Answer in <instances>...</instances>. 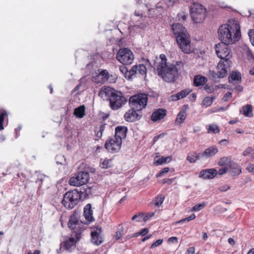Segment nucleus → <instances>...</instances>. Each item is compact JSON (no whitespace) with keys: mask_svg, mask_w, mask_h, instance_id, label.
<instances>
[{"mask_svg":"<svg viewBox=\"0 0 254 254\" xmlns=\"http://www.w3.org/2000/svg\"><path fill=\"white\" fill-rule=\"evenodd\" d=\"M236 32L234 35L233 27L229 24H225L219 26L218 29V36L219 39L221 41V44H233L239 40L241 36L240 26L235 25Z\"/></svg>","mask_w":254,"mask_h":254,"instance_id":"nucleus-1","label":"nucleus"},{"mask_svg":"<svg viewBox=\"0 0 254 254\" xmlns=\"http://www.w3.org/2000/svg\"><path fill=\"white\" fill-rule=\"evenodd\" d=\"M104 94L109 101V105L113 110H118L124 106L127 99L121 91H117L110 87H105L100 92V94Z\"/></svg>","mask_w":254,"mask_h":254,"instance_id":"nucleus-2","label":"nucleus"},{"mask_svg":"<svg viewBox=\"0 0 254 254\" xmlns=\"http://www.w3.org/2000/svg\"><path fill=\"white\" fill-rule=\"evenodd\" d=\"M176 64H169L165 67H163L161 65L159 68H157L158 76L161 77L164 81L169 83L175 82L179 78V69L177 65L179 63L177 62Z\"/></svg>","mask_w":254,"mask_h":254,"instance_id":"nucleus-3","label":"nucleus"},{"mask_svg":"<svg viewBox=\"0 0 254 254\" xmlns=\"http://www.w3.org/2000/svg\"><path fill=\"white\" fill-rule=\"evenodd\" d=\"M81 199V195L77 189L68 191L64 195L62 204L66 209L73 208Z\"/></svg>","mask_w":254,"mask_h":254,"instance_id":"nucleus-4","label":"nucleus"},{"mask_svg":"<svg viewBox=\"0 0 254 254\" xmlns=\"http://www.w3.org/2000/svg\"><path fill=\"white\" fill-rule=\"evenodd\" d=\"M190 15L195 23H199L204 21L206 17V9L202 5L193 3L190 7Z\"/></svg>","mask_w":254,"mask_h":254,"instance_id":"nucleus-5","label":"nucleus"},{"mask_svg":"<svg viewBox=\"0 0 254 254\" xmlns=\"http://www.w3.org/2000/svg\"><path fill=\"white\" fill-rule=\"evenodd\" d=\"M147 94L144 93H139L129 98V104L131 107H134L138 112H140L147 106Z\"/></svg>","mask_w":254,"mask_h":254,"instance_id":"nucleus-6","label":"nucleus"},{"mask_svg":"<svg viewBox=\"0 0 254 254\" xmlns=\"http://www.w3.org/2000/svg\"><path fill=\"white\" fill-rule=\"evenodd\" d=\"M77 212L75 210L70 216L68 222V227L72 231V236L79 240L83 229L79 226V219Z\"/></svg>","mask_w":254,"mask_h":254,"instance_id":"nucleus-7","label":"nucleus"},{"mask_svg":"<svg viewBox=\"0 0 254 254\" xmlns=\"http://www.w3.org/2000/svg\"><path fill=\"white\" fill-rule=\"evenodd\" d=\"M116 59L123 64L130 65L134 60L132 52L127 48H121L116 55Z\"/></svg>","mask_w":254,"mask_h":254,"instance_id":"nucleus-8","label":"nucleus"},{"mask_svg":"<svg viewBox=\"0 0 254 254\" xmlns=\"http://www.w3.org/2000/svg\"><path fill=\"white\" fill-rule=\"evenodd\" d=\"M176 39L179 47L183 53L190 54L192 52L190 46V40L188 32L177 36Z\"/></svg>","mask_w":254,"mask_h":254,"instance_id":"nucleus-9","label":"nucleus"},{"mask_svg":"<svg viewBox=\"0 0 254 254\" xmlns=\"http://www.w3.org/2000/svg\"><path fill=\"white\" fill-rule=\"evenodd\" d=\"M89 180V174L86 171H79L70 178L69 184L73 186H81L86 185Z\"/></svg>","mask_w":254,"mask_h":254,"instance_id":"nucleus-10","label":"nucleus"},{"mask_svg":"<svg viewBox=\"0 0 254 254\" xmlns=\"http://www.w3.org/2000/svg\"><path fill=\"white\" fill-rule=\"evenodd\" d=\"M229 44H220L215 45V50L218 58L223 60L222 62H227L232 57L231 50L228 48Z\"/></svg>","mask_w":254,"mask_h":254,"instance_id":"nucleus-11","label":"nucleus"},{"mask_svg":"<svg viewBox=\"0 0 254 254\" xmlns=\"http://www.w3.org/2000/svg\"><path fill=\"white\" fill-rule=\"evenodd\" d=\"M122 141L121 139L109 137L105 142V148L109 152L115 153L119 152L121 148Z\"/></svg>","mask_w":254,"mask_h":254,"instance_id":"nucleus-12","label":"nucleus"},{"mask_svg":"<svg viewBox=\"0 0 254 254\" xmlns=\"http://www.w3.org/2000/svg\"><path fill=\"white\" fill-rule=\"evenodd\" d=\"M91 241L99 246L104 242V238L102 234V228L101 226H97L91 228Z\"/></svg>","mask_w":254,"mask_h":254,"instance_id":"nucleus-13","label":"nucleus"},{"mask_svg":"<svg viewBox=\"0 0 254 254\" xmlns=\"http://www.w3.org/2000/svg\"><path fill=\"white\" fill-rule=\"evenodd\" d=\"M142 117L141 112H138V110L134 107L129 109L124 115L125 120L128 122H133L140 120Z\"/></svg>","mask_w":254,"mask_h":254,"instance_id":"nucleus-14","label":"nucleus"},{"mask_svg":"<svg viewBox=\"0 0 254 254\" xmlns=\"http://www.w3.org/2000/svg\"><path fill=\"white\" fill-rule=\"evenodd\" d=\"M98 71L99 73L93 77L96 83L103 84L109 80L110 77H112L106 69H99Z\"/></svg>","mask_w":254,"mask_h":254,"instance_id":"nucleus-15","label":"nucleus"},{"mask_svg":"<svg viewBox=\"0 0 254 254\" xmlns=\"http://www.w3.org/2000/svg\"><path fill=\"white\" fill-rule=\"evenodd\" d=\"M78 241L76 238L75 239L73 237H70L64 239L63 242H61V246L63 247L65 251L71 253Z\"/></svg>","mask_w":254,"mask_h":254,"instance_id":"nucleus-16","label":"nucleus"},{"mask_svg":"<svg viewBox=\"0 0 254 254\" xmlns=\"http://www.w3.org/2000/svg\"><path fill=\"white\" fill-rule=\"evenodd\" d=\"M217 174V171L215 169H206L200 172L199 177L204 180H209L214 178Z\"/></svg>","mask_w":254,"mask_h":254,"instance_id":"nucleus-17","label":"nucleus"},{"mask_svg":"<svg viewBox=\"0 0 254 254\" xmlns=\"http://www.w3.org/2000/svg\"><path fill=\"white\" fill-rule=\"evenodd\" d=\"M128 128L126 126H117L115 128L114 137L122 141L127 136Z\"/></svg>","mask_w":254,"mask_h":254,"instance_id":"nucleus-18","label":"nucleus"},{"mask_svg":"<svg viewBox=\"0 0 254 254\" xmlns=\"http://www.w3.org/2000/svg\"><path fill=\"white\" fill-rule=\"evenodd\" d=\"M167 114V110L165 109L159 108L154 111L151 116V120L154 122L163 119Z\"/></svg>","mask_w":254,"mask_h":254,"instance_id":"nucleus-19","label":"nucleus"},{"mask_svg":"<svg viewBox=\"0 0 254 254\" xmlns=\"http://www.w3.org/2000/svg\"><path fill=\"white\" fill-rule=\"evenodd\" d=\"M173 34L175 37L181 35L187 32V31L183 24L179 23H174L172 26Z\"/></svg>","mask_w":254,"mask_h":254,"instance_id":"nucleus-20","label":"nucleus"},{"mask_svg":"<svg viewBox=\"0 0 254 254\" xmlns=\"http://www.w3.org/2000/svg\"><path fill=\"white\" fill-rule=\"evenodd\" d=\"M93 190H95L93 187H89L87 185L81 188L79 191L80 194L81 195V200H83L87 198L90 195L93 194Z\"/></svg>","mask_w":254,"mask_h":254,"instance_id":"nucleus-21","label":"nucleus"},{"mask_svg":"<svg viewBox=\"0 0 254 254\" xmlns=\"http://www.w3.org/2000/svg\"><path fill=\"white\" fill-rule=\"evenodd\" d=\"M83 215L86 220L92 222L94 220L93 217V211L92 210L91 204L88 203L86 205L84 208Z\"/></svg>","mask_w":254,"mask_h":254,"instance_id":"nucleus-22","label":"nucleus"},{"mask_svg":"<svg viewBox=\"0 0 254 254\" xmlns=\"http://www.w3.org/2000/svg\"><path fill=\"white\" fill-rule=\"evenodd\" d=\"M188 105H184L183 106L182 110L179 113L177 116L176 122L180 124H181L184 123L187 117V113L186 110V109H188Z\"/></svg>","mask_w":254,"mask_h":254,"instance_id":"nucleus-23","label":"nucleus"},{"mask_svg":"<svg viewBox=\"0 0 254 254\" xmlns=\"http://www.w3.org/2000/svg\"><path fill=\"white\" fill-rule=\"evenodd\" d=\"M227 66L225 65L222 61H220L217 64V68L218 69L217 72L218 77L222 78L226 76L227 75Z\"/></svg>","mask_w":254,"mask_h":254,"instance_id":"nucleus-24","label":"nucleus"},{"mask_svg":"<svg viewBox=\"0 0 254 254\" xmlns=\"http://www.w3.org/2000/svg\"><path fill=\"white\" fill-rule=\"evenodd\" d=\"M241 74L239 71H233L230 73L228 76V81L230 83H233V81H241Z\"/></svg>","mask_w":254,"mask_h":254,"instance_id":"nucleus-25","label":"nucleus"},{"mask_svg":"<svg viewBox=\"0 0 254 254\" xmlns=\"http://www.w3.org/2000/svg\"><path fill=\"white\" fill-rule=\"evenodd\" d=\"M207 81L206 77L200 75H195L193 79V85L195 87H198L201 85H203Z\"/></svg>","mask_w":254,"mask_h":254,"instance_id":"nucleus-26","label":"nucleus"},{"mask_svg":"<svg viewBox=\"0 0 254 254\" xmlns=\"http://www.w3.org/2000/svg\"><path fill=\"white\" fill-rule=\"evenodd\" d=\"M165 198V195L163 194H159L153 198L152 201L150 202V205H154L156 207H159L162 204Z\"/></svg>","mask_w":254,"mask_h":254,"instance_id":"nucleus-27","label":"nucleus"},{"mask_svg":"<svg viewBox=\"0 0 254 254\" xmlns=\"http://www.w3.org/2000/svg\"><path fill=\"white\" fill-rule=\"evenodd\" d=\"M218 151L217 147L216 146H212L206 149L203 152L202 155H204L205 157H210L215 155Z\"/></svg>","mask_w":254,"mask_h":254,"instance_id":"nucleus-28","label":"nucleus"},{"mask_svg":"<svg viewBox=\"0 0 254 254\" xmlns=\"http://www.w3.org/2000/svg\"><path fill=\"white\" fill-rule=\"evenodd\" d=\"M85 107L84 105H81L74 109L73 115L77 118H82L85 115Z\"/></svg>","mask_w":254,"mask_h":254,"instance_id":"nucleus-29","label":"nucleus"},{"mask_svg":"<svg viewBox=\"0 0 254 254\" xmlns=\"http://www.w3.org/2000/svg\"><path fill=\"white\" fill-rule=\"evenodd\" d=\"M172 159V157L171 156L165 157V156H162L161 158H159L157 160H155L154 164L156 165H160L166 163H169L170 162Z\"/></svg>","mask_w":254,"mask_h":254,"instance_id":"nucleus-30","label":"nucleus"},{"mask_svg":"<svg viewBox=\"0 0 254 254\" xmlns=\"http://www.w3.org/2000/svg\"><path fill=\"white\" fill-rule=\"evenodd\" d=\"M137 73V65H133L130 69H128V73L127 75V80H131L132 76Z\"/></svg>","mask_w":254,"mask_h":254,"instance_id":"nucleus-31","label":"nucleus"},{"mask_svg":"<svg viewBox=\"0 0 254 254\" xmlns=\"http://www.w3.org/2000/svg\"><path fill=\"white\" fill-rule=\"evenodd\" d=\"M243 114L248 117H251L253 116L252 114V107L251 105H247L242 107Z\"/></svg>","mask_w":254,"mask_h":254,"instance_id":"nucleus-32","label":"nucleus"},{"mask_svg":"<svg viewBox=\"0 0 254 254\" xmlns=\"http://www.w3.org/2000/svg\"><path fill=\"white\" fill-rule=\"evenodd\" d=\"M241 172V168L238 165L232 167L229 172L230 175L232 177L238 176Z\"/></svg>","mask_w":254,"mask_h":254,"instance_id":"nucleus-33","label":"nucleus"},{"mask_svg":"<svg viewBox=\"0 0 254 254\" xmlns=\"http://www.w3.org/2000/svg\"><path fill=\"white\" fill-rule=\"evenodd\" d=\"M105 126H106V124H104L101 125L100 126L99 129H98L97 127H95L94 132L95 133V135L98 138H100L102 137L103 132L104 131L105 128Z\"/></svg>","mask_w":254,"mask_h":254,"instance_id":"nucleus-34","label":"nucleus"},{"mask_svg":"<svg viewBox=\"0 0 254 254\" xmlns=\"http://www.w3.org/2000/svg\"><path fill=\"white\" fill-rule=\"evenodd\" d=\"M215 99V97H206L202 100L201 105L203 106L208 107L210 106L213 103V100Z\"/></svg>","mask_w":254,"mask_h":254,"instance_id":"nucleus-35","label":"nucleus"},{"mask_svg":"<svg viewBox=\"0 0 254 254\" xmlns=\"http://www.w3.org/2000/svg\"><path fill=\"white\" fill-rule=\"evenodd\" d=\"M113 166L112 159H105L100 163V166L103 169H108Z\"/></svg>","mask_w":254,"mask_h":254,"instance_id":"nucleus-36","label":"nucleus"},{"mask_svg":"<svg viewBox=\"0 0 254 254\" xmlns=\"http://www.w3.org/2000/svg\"><path fill=\"white\" fill-rule=\"evenodd\" d=\"M147 68L143 64L137 65V73L142 76H146Z\"/></svg>","mask_w":254,"mask_h":254,"instance_id":"nucleus-37","label":"nucleus"},{"mask_svg":"<svg viewBox=\"0 0 254 254\" xmlns=\"http://www.w3.org/2000/svg\"><path fill=\"white\" fill-rule=\"evenodd\" d=\"M160 59L161 61L159 63L157 66V68H159L160 66L162 65L163 67H165L167 64H169V63H167V58L164 54H161L160 55Z\"/></svg>","mask_w":254,"mask_h":254,"instance_id":"nucleus-38","label":"nucleus"},{"mask_svg":"<svg viewBox=\"0 0 254 254\" xmlns=\"http://www.w3.org/2000/svg\"><path fill=\"white\" fill-rule=\"evenodd\" d=\"M243 155L245 156H251L252 157H254V149L252 147H248L246 148V149L243 152Z\"/></svg>","mask_w":254,"mask_h":254,"instance_id":"nucleus-39","label":"nucleus"},{"mask_svg":"<svg viewBox=\"0 0 254 254\" xmlns=\"http://www.w3.org/2000/svg\"><path fill=\"white\" fill-rule=\"evenodd\" d=\"M196 216L194 213L190 214L189 217L182 219L177 222L178 224H182L185 222H188L191 220L195 219Z\"/></svg>","mask_w":254,"mask_h":254,"instance_id":"nucleus-40","label":"nucleus"},{"mask_svg":"<svg viewBox=\"0 0 254 254\" xmlns=\"http://www.w3.org/2000/svg\"><path fill=\"white\" fill-rule=\"evenodd\" d=\"M231 161V159L227 157H223L220 158L218 164L220 166H224L228 164Z\"/></svg>","mask_w":254,"mask_h":254,"instance_id":"nucleus-41","label":"nucleus"},{"mask_svg":"<svg viewBox=\"0 0 254 254\" xmlns=\"http://www.w3.org/2000/svg\"><path fill=\"white\" fill-rule=\"evenodd\" d=\"M5 110H1L0 111V130L3 129V123L4 119V117L6 115Z\"/></svg>","mask_w":254,"mask_h":254,"instance_id":"nucleus-42","label":"nucleus"},{"mask_svg":"<svg viewBox=\"0 0 254 254\" xmlns=\"http://www.w3.org/2000/svg\"><path fill=\"white\" fill-rule=\"evenodd\" d=\"M195 156V152H190L187 155V160L190 163H194L196 161Z\"/></svg>","mask_w":254,"mask_h":254,"instance_id":"nucleus-43","label":"nucleus"},{"mask_svg":"<svg viewBox=\"0 0 254 254\" xmlns=\"http://www.w3.org/2000/svg\"><path fill=\"white\" fill-rule=\"evenodd\" d=\"M127 64H122L120 66L119 69L121 72L124 75V77L127 79V75L128 73V68L127 67Z\"/></svg>","mask_w":254,"mask_h":254,"instance_id":"nucleus-44","label":"nucleus"},{"mask_svg":"<svg viewBox=\"0 0 254 254\" xmlns=\"http://www.w3.org/2000/svg\"><path fill=\"white\" fill-rule=\"evenodd\" d=\"M120 228L118 229V230L117 231L116 235H115V239L117 240H119L121 237H122L123 232H124V228L122 225H119Z\"/></svg>","mask_w":254,"mask_h":254,"instance_id":"nucleus-45","label":"nucleus"},{"mask_svg":"<svg viewBox=\"0 0 254 254\" xmlns=\"http://www.w3.org/2000/svg\"><path fill=\"white\" fill-rule=\"evenodd\" d=\"M191 92V90H190L188 89H184L180 92H178L180 97L181 99H183L186 97L187 95H188Z\"/></svg>","mask_w":254,"mask_h":254,"instance_id":"nucleus-46","label":"nucleus"},{"mask_svg":"<svg viewBox=\"0 0 254 254\" xmlns=\"http://www.w3.org/2000/svg\"><path fill=\"white\" fill-rule=\"evenodd\" d=\"M144 215L142 213L136 214L131 218L132 220H135L136 222H141L143 220Z\"/></svg>","mask_w":254,"mask_h":254,"instance_id":"nucleus-47","label":"nucleus"},{"mask_svg":"<svg viewBox=\"0 0 254 254\" xmlns=\"http://www.w3.org/2000/svg\"><path fill=\"white\" fill-rule=\"evenodd\" d=\"M206 205V203L205 202H203L202 203L200 204H197L195 205L192 207V211H199L200 209H201L202 208L204 207Z\"/></svg>","mask_w":254,"mask_h":254,"instance_id":"nucleus-48","label":"nucleus"},{"mask_svg":"<svg viewBox=\"0 0 254 254\" xmlns=\"http://www.w3.org/2000/svg\"><path fill=\"white\" fill-rule=\"evenodd\" d=\"M149 232L148 228H145L143 229H142L139 232L135 233L134 234V236H138L139 235H141L142 236H145L148 232Z\"/></svg>","mask_w":254,"mask_h":254,"instance_id":"nucleus-49","label":"nucleus"},{"mask_svg":"<svg viewBox=\"0 0 254 254\" xmlns=\"http://www.w3.org/2000/svg\"><path fill=\"white\" fill-rule=\"evenodd\" d=\"M46 176L44 175H43V174H40L38 176V178L37 179V180L36 181V182L37 183H38L40 182V183H39V187H41L43 182L44 181L45 179H46Z\"/></svg>","mask_w":254,"mask_h":254,"instance_id":"nucleus-50","label":"nucleus"},{"mask_svg":"<svg viewBox=\"0 0 254 254\" xmlns=\"http://www.w3.org/2000/svg\"><path fill=\"white\" fill-rule=\"evenodd\" d=\"M209 77L213 80H215L217 78H219L218 77V72H216L214 70H209Z\"/></svg>","mask_w":254,"mask_h":254,"instance_id":"nucleus-51","label":"nucleus"},{"mask_svg":"<svg viewBox=\"0 0 254 254\" xmlns=\"http://www.w3.org/2000/svg\"><path fill=\"white\" fill-rule=\"evenodd\" d=\"M188 15L184 11L179 13L177 14V18L179 21H185L186 20Z\"/></svg>","mask_w":254,"mask_h":254,"instance_id":"nucleus-52","label":"nucleus"},{"mask_svg":"<svg viewBox=\"0 0 254 254\" xmlns=\"http://www.w3.org/2000/svg\"><path fill=\"white\" fill-rule=\"evenodd\" d=\"M208 131L213 132L214 133L219 132L220 130L217 126L210 125L209 126Z\"/></svg>","mask_w":254,"mask_h":254,"instance_id":"nucleus-53","label":"nucleus"},{"mask_svg":"<svg viewBox=\"0 0 254 254\" xmlns=\"http://www.w3.org/2000/svg\"><path fill=\"white\" fill-rule=\"evenodd\" d=\"M248 35L252 45L254 46V29L249 30Z\"/></svg>","mask_w":254,"mask_h":254,"instance_id":"nucleus-54","label":"nucleus"},{"mask_svg":"<svg viewBox=\"0 0 254 254\" xmlns=\"http://www.w3.org/2000/svg\"><path fill=\"white\" fill-rule=\"evenodd\" d=\"M163 242V239H158L157 241H156L155 242H154L150 246V249H153L155 247H157L160 245H161Z\"/></svg>","mask_w":254,"mask_h":254,"instance_id":"nucleus-55","label":"nucleus"},{"mask_svg":"<svg viewBox=\"0 0 254 254\" xmlns=\"http://www.w3.org/2000/svg\"><path fill=\"white\" fill-rule=\"evenodd\" d=\"M228 170V168L225 166L223 168H220L219 170L217 171V174H218L220 176H222L226 174Z\"/></svg>","mask_w":254,"mask_h":254,"instance_id":"nucleus-56","label":"nucleus"},{"mask_svg":"<svg viewBox=\"0 0 254 254\" xmlns=\"http://www.w3.org/2000/svg\"><path fill=\"white\" fill-rule=\"evenodd\" d=\"M230 189V186L227 185H224L222 186H220L218 188V190L220 191H225L227 190H229Z\"/></svg>","mask_w":254,"mask_h":254,"instance_id":"nucleus-57","label":"nucleus"},{"mask_svg":"<svg viewBox=\"0 0 254 254\" xmlns=\"http://www.w3.org/2000/svg\"><path fill=\"white\" fill-rule=\"evenodd\" d=\"M204 89L208 93H213L214 91V89L212 86H209L206 84L204 86Z\"/></svg>","mask_w":254,"mask_h":254,"instance_id":"nucleus-58","label":"nucleus"},{"mask_svg":"<svg viewBox=\"0 0 254 254\" xmlns=\"http://www.w3.org/2000/svg\"><path fill=\"white\" fill-rule=\"evenodd\" d=\"M155 214L154 212H150L146 214L143 217V220L144 221H146L149 220L151 217H153Z\"/></svg>","mask_w":254,"mask_h":254,"instance_id":"nucleus-59","label":"nucleus"},{"mask_svg":"<svg viewBox=\"0 0 254 254\" xmlns=\"http://www.w3.org/2000/svg\"><path fill=\"white\" fill-rule=\"evenodd\" d=\"M170 98H171V100L173 101H176L179 100L181 99V97H180L178 93L171 95L170 97Z\"/></svg>","mask_w":254,"mask_h":254,"instance_id":"nucleus-60","label":"nucleus"},{"mask_svg":"<svg viewBox=\"0 0 254 254\" xmlns=\"http://www.w3.org/2000/svg\"><path fill=\"white\" fill-rule=\"evenodd\" d=\"M178 238L177 237H171L168 239V242L171 243H177Z\"/></svg>","mask_w":254,"mask_h":254,"instance_id":"nucleus-61","label":"nucleus"},{"mask_svg":"<svg viewBox=\"0 0 254 254\" xmlns=\"http://www.w3.org/2000/svg\"><path fill=\"white\" fill-rule=\"evenodd\" d=\"M232 97V93L231 92H227L223 97L222 100L224 101H227L228 98H230Z\"/></svg>","mask_w":254,"mask_h":254,"instance_id":"nucleus-62","label":"nucleus"},{"mask_svg":"<svg viewBox=\"0 0 254 254\" xmlns=\"http://www.w3.org/2000/svg\"><path fill=\"white\" fill-rule=\"evenodd\" d=\"M194 247H191L187 250L185 254H194Z\"/></svg>","mask_w":254,"mask_h":254,"instance_id":"nucleus-63","label":"nucleus"},{"mask_svg":"<svg viewBox=\"0 0 254 254\" xmlns=\"http://www.w3.org/2000/svg\"><path fill=\"white\" fill-rule=\"evenodd\" d=\"M247 170L250 173L254 174V165H250L247 167Z\"/></svg>","mask_w":254,"mask_h":254,"instance_id":"nucleus-64","label":"nucleus"}]
</instances>
